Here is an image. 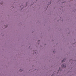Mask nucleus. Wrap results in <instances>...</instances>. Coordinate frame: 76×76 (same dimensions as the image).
Returning a JSON list of instances; mask_svg holds the SVG:
<instances>
[{
	"label": "nucleus",
	"mask_w": 76,
	"mask_h": 76,
	"mask_svg": "<svg viewBox=\"0 0 76 76\" xmlns=\"http://www.w3.org/2000/svg\"><path fill=\"white\" fill-rule=\"evenodd\" d=\"M35 53H36V52H35Z\"/></svg>",
	"instance_id": "39448f33"
},
{
	"label": "nucleus",
	"mask_w": 76,
	"mask_h": 76,
	"mask_svg": "<svg viewBox=\"0 0 76 76\" xmlns=\"http://www.w3.org/2000/svg\"><path fill=\"white\" fill-rule=\"evenodd\" d=\"M65 60H66V59H64V60H62V63L65 62Z\"/></svg>",
	"instance_id": "f03ea898"
},
{
	"label": "nucleus",
	"mask_w": 76,
	"mask_h": 76,
	"mask_svg": "<svg viewBox=\"0 0 76 76\" xmlns=\"http://www.w3.org/2000/svg\"><path fill=\"white\" fill-rule=\"evenodd\" d=\"M61 66L62 67H63L64 68H65V67H66V64H62L61 65Z\"/></svg>",
	"instance_id": "f257e3e1"
},
{
	"label": "nucleus",
	"mask_w": 76,
	"mask_h": 76,
	"mask_svg": "<svg viewBox=\"0 0 76 76\" xmlns=\"http://www.w3.org/2000/svg\"><path fill=\"white\" fill-rule=\"evenodd\" d=\"M39 41H40L39 40H38V42H39Z\"/></svg>",
	"instance_id": "20e7f679"
},
{
	"label": "nucleus",
	"mask_w": 76,
	"mask_h": 76,
	"mask_svg": "<svg viewBox=\"0 0 76 76\" xmlns=\"http://www.w3.org/2000/svg\"><path fill=\"white\" fill-rule=\"evenodd\" d=\"M7 25H6L5 28H7Z\"/></svg>",
	"instance_id": "7ed1b4c3"
}]
</instances>
